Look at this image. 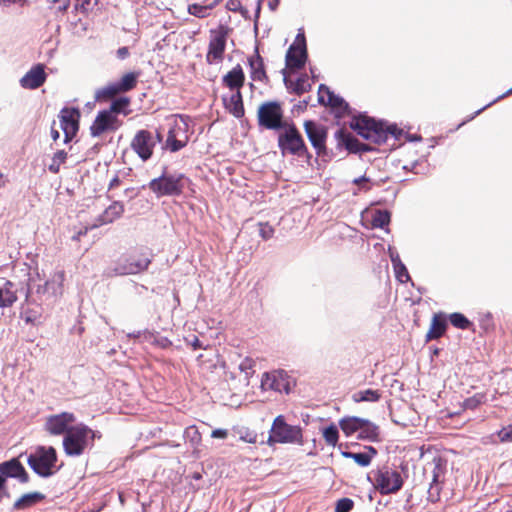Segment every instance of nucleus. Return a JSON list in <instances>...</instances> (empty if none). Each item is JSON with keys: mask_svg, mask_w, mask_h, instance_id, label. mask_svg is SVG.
Masks as SVG:
<instances>
[{"mask_svg": "<svg viewBox=\"0 0 512 512\" xmlns=\"http://www.w3.org/2000/svg\"><path fill=\"white\" fill-rule=\"evenodd\" d=\"M96 433L84 424L70 427L63 438V448L68 456H79L90 446Z\"/></svg>", "mask_w": 512, "mask_h": 512, "instance_id": "f257e3e1", "label": "nucleus"}, {"mask_svg": "<svg viewBox=\"0 0 512 512\" xmlns=\"http://www.w3.org/2000/svg\"><path fill=\"white\" fill-rule=\"evenodd\" d=\"M350 126L358 135L375 144L385 143L389 134L393 133L389 129H385L382 123L367 116L354 118Z\"/></svg>", "mask_w": 512, "mask_h": 512, "instance_id": "f03ea898", "label": "nucleus"}, {"mask_svg": "<svg viewBox=\"0 0 512 512\" xmlns=\"http://www.w3.org/2000/svg\"><path fill=\"white\" fill-rule=\"evenodd\" d=\"M31 469L41 477H49L55 473L57 454L53 447L39 446L27 459Z\"/></svg>", "mask_w": 512, "mask_h": 512, "instance_id": "7ed1b4c3", "label": "nucleus"}, {"mask_svg": "<svg viewBox=\"0 0 512 512\" xmlns=\"http://www.w3.org/2000/svg\"><path fill=\"white\" fill-rule=\"evenodd\" d=\"M275 442L302 444V429L300 426L287 424L283 416L279 415L273 422L271 435L268 439L269 444Z\"/></svg>", "mask_w": 512, "mask_h": 512, "instance_id": "20e7f679", "label": "nucleus"}, {"mask_svg": "<svg viewBox=\"0 0 512 512\" xmlns=\"http://www.w3.org/2000/svg\"><path fill=\"white\" fill-rule=\"evenodd\" d=\"M162 141V135L159 132L153 134L148 130H139L131 140L130 147L142 161L149 160L154 148Z\"/></svg>", "mask_w": 512, "mask_h": 512, "instance_id": "39448f33", "label": "nucleus"}, {"mask_svg": "<svg viewBox=\"0 0 512 512\" xmlns=\"http://www.w3.org/2000/svg\"><path fill=\"white\" fill-rule=\"evenodd\" d=\"M65 274L63 271L53 272L44 283L33 285L35 292L42 301H54L63 294Z\"/></svg>", "mask_w": 512, "mask_h": 512, "instance_id": "423d86ee", "label": "nucleus"}, {"mask_svg": "<svg viewBox=\"0 0 512 512\" xmlns=\"http://www.w3.org/2000/svg\"><path fill=\"white\" fill-rule=\"evenodd\" d=\"M294 382L284 370L265 372L261 376L260 388L262 391H274L288 394Z\"/></svg>", "mask_w": 512, "mask_h": 512, "instance_id": "0eeeda50", "label": "nucleus"}, {"mask_svg": "<svg viewBox=\"0 0 512 512\" xmlns=\"http://www.w3.org/2000/svg\"><path fill=\"white\" fill-rule=\"evenodd\" d=\"M373 483L381 494H390L401 489L403 480L398 471L385 467L374 473Z\"/></svg>", "mask_w": 512, "mask_h": 512, "instance_id": "6e6552de", "label": "nucleus"}, {"mask_svg": "<svg viewBox=\"0 0 512 512\" xmlns=\"http://www.w3.org/2000/svg\"><path fill=\"white\" fill-rule=\"evenodd\" d=\"M279 134L278 144L283 153L301 155L305 151L304 141L293 125H285Z\"/></svg>", "mask_w": 512, "mask_h": 512, "instance_id": "1a4fd4ad", "label": "nucleus"}, {"mask_svg": "<svg viewBox=\"0 0 512 512\" xmlns=\"http://www.w3.org/2000/svg\"><path fill=\"white\" fill-rule=\"evenodd\" d=\"M149 188L157 197L178 195L183 188L182 176L163 175L151 180Z\"/></svg>", "mask_w": 512, "mask_h": 512, "instance_id": "9d476101", "label": "nucleus"}, {"mask_svg": "<svg viewBox=\"0 0 512 512\" xmlns=\"http://www.w3.org/2000/svg\"><path fill=\"white\" fill-rule=\"evenodd\" d=\"M282 117V109L277 102L264 103L258 109L259 124L267 129H282L286 125Z\"/></svg>", "mask_w": 512, "mask_h": 512, "instance_id": "9b49d317", "label": "nucleus"}, {"mask_svg": "<svg viewBox=\"0 0 512 512\" xmlns=\"http://www.w3.org/2000/svg\"><path fill=\"white\" fill-rule=\"evenodd\" d=\"M186 123L182 117L173 116L170 119V129L166 139V147L171 152L182 149L187 143Z\"/></svg>", "mask_w": 512, "mask_h": 512, "instance_id": "f8f14e48", "label": "nucleus"}, {"mask_svg": "<svg viewBox=\"0 0 512 512\" xmlns=\"http://www.w3.org/2000/svg\"><path fill=\"white\" fill-rule=\"evenodd\" d=\"M307 59L306 43L303 34H298L294 43L289 47L285 61L290 70H297L304 66Z\"/></svg>", "mask_w": 512, "mask_h": 512, "instance_id": "ddd939ff", "label": "nucleus"}, {"mask_svg": "<svg viewBox=\"0 0 512 512\" xmlns=\"http://www.w3.org/2000/svg\"><path fill=\"white\" fill-rule=\"evenodd\" d=\"M80 113L75 108H63L58 116L59 127L64 133V142L70 141L79 128Z\"/></svg>", "mask_w": 512, "mask_h": 512, "instance_id": "4468645a", "label": "nucleus"}, {"mask_svg": "<svg viewBox=\"0 0 512 512\" xmlns=\"http://www.w3.org/2000/svg\"><path fill=\"white\" fill-rule=\"evenodd\" d=\"M121 125L116 115L111 111L103 110L98 112L95 120L90 126V132L93 137H99L107 131H115Z\"/></svg>", "mask_w": 512, "mask_h": 512, "instance_id": "2eb2a0df", "label": "nucleus"}, {"mask_svg": "<svg viewBox=\"0 0 512 512\" xmlns=\"http://www.w3.org/2000/svg\"><path fill=\"white\" fill-rule=\"evenodd\" d=\"M320 104L330 106L336 117H342L347 113L348 104L338 95H335L327 86L320 85L318 90Z\"/></svg>", "mask_w": 512, "mask_h": 512, "instance_id": "dca6fc26", "label": "nucleus"}, {"mask_svg": "<svg viewBox=\"0 0 512 512\" xmlns=\"http://www.w3.org/2000/svg\"><path fill=\"white\" fill-rule=\"evenodd\" d=\"M149 263L150 259L146 256L140 258H122L115 264L112 271L114 275L137 274L147 269Z\"/></svg>", "mask_w": 512, "mask_h": 512, "instance_id": "f3484780", "label": "nucleus"}, {"mask_svg": "<svg viewBox=\"0 0 512 512\" xmlns=\"http://www.w3.org/2000/svg\"><path fill=\"white\" fill-rule=\"evenodd\" d=\"M76 417L73 413L62 412L59 414L51 415L46 419L45 429L51 435H61L67 433L70 429L69 425L74 423Z\"/></svg>", "mask_w": 512, "mask_h": 512, "instance_id": "a211bd4d", "label": "nucleus"}, {"mask_svg": "<svg viewBox=\"0 0 512 512\" xmlns=\"http://www.w3.org/2000/svg\"><path fill=\"white\" fill-rule=\"evenodd\" d=\"M47 79L45 66L43 64L33 65L19 80L24 89L35 90L41 87Z\"/></svg>", "mask_w": 512, "mask_h": 512, "instance_id": "6ab92c4d", "label": "nucleus"}, {"mask_svg": "<svg viewBox=\"0 0 512 512\" xmlns=\"http://www.w3.org/2000/svg\"><path fill=\"white\" fill-rule=\"evenodd\" d=\"M226 35L223 31H215L212 33L209 49L207 53V61L209 63L221 60L225 51Z\"/></svg>", "mask_w": 512, "mask_h": 512, "instance_id": "aec40b11", "label": "nucleus"}, {"mask_svg": "<svg viewBox=\"0 0 512 512\" xmlns=\"http://www.w3.org/2000/svg\"><path fill=\"white\" fill-rule=\"evenodd\" d=\"M305 132L312 146L320 152L324 148L326 132L313 121H306L304 123Z\"/></svg>", "mask_w": 512, "mask_h": 512, "instance_id": "412c9836", "label": "nucleus"}, {"mask_svg": "<svg viewBox=\"0 0 512 512\" xmlns=\"http://www.w3.org/2000/svg\"><path fill=\"white\" fill-rule=\"evenodd\" d=\"M445 470L446 462L439 456H433L424 466V474L431 482H442Z\"/></svg>", "mask_w": 512, "mask_h": 512, "instance_id": "4be33fe9", "label": "nucleus"}, {"mask_svg": "<svg viewBox=\"0 0 512 512\" xmlns=\"http://www.w3.org/2000/svg\"><path fill=\"white\" fill-rule=\"evenodd\" d=\"M0 473L7 477L18 478L23 483L28 481V475L22 464L17 459L1 463Z\"/></svg>", "mask_w": 512, "mask_h": 512, "instance_id": "5701e85b", "label": "nucleus"}, {"mask_svg": "<svg viewBox=\"0 0 512 512\" xmlns=\"http://www.w3.org/2000/svg\"><path fill=\"white\" fill-rule=\"evenodd\" d=\"M17 292V285L11 281L0 285V308L11 307L18 299Z\"/></svg>", "mask_w": 512, "mask_h": 512, "instance_id": "b1692460", "label": "nucleus"}, {"mask_svg": "<svg viewBox=\"0 0 512 512\" xmlns=\"http://www.w3.org/2000/svg\"><path fill=\"white\" fill-rule=\"evenodd\" d=\"M225 108L236 118L244 115L242 96L239 90L232 92L229 97H223Z\"/></svg>", "mask_w": 512, "mask_h": 512, "instance_id": "393cba45", "label": "nucleus"}, {"mask_svg": "<svg viewBox=\"0 0 512 512\" xmlns=\"http://www.w3.org/2000/svg\"><path fill=\"white\" fill-rule=\"evenodd\" d=\"M376 454L377 451L372 446L366 447V451L360 453L342 452L343 457L353 459L361 467H367Z\"/></svg>", "mask_w": 512, "mask_h": 512, "instance_id": "a878e982", "label": "nucleus"}, {"mask_svg": "<svg viewBox=\"0 0 512 512\" xmlns=\"http://www.w3.org/2000/svg\"><path fill=\"white\" fill-rule=\"evenodd\" d=\"M244 79L245 76L243 73V69L241 68L240 65H237L224 76L223 82L230 89H236L237 91L240 89V87L243 86Z\"/></svg>", "mask_w": 512, "mask_h": 512, "instance_id": "bb28decb", "label": "nucleus"}, {"mask_svg": "<svg viewBox=\"0 0 512 512\" xmlns=\"http://www.w3.org/2000/svg\"><path fill=\"white\" fill-rule=\"evenodd\" d=\"M446 330V319L441 315H434L430 328L426 334V340L430 341L441 337Z\"/></svg>", "mask_w": 512, "mask_h": 512, "instance_id": "cd10ccee", "label": "nucleus"}, {"mask_svg": "<svg viewBox=\"0 0 512 512\" xmlns=\"http://www.w3.org/2000/svg\"><path fill=\"white\" fill-rule=\"evenodd\" d=\"M362 418L359 417H344L340 419L339 426L346 436H351L360 431Z\"/></svg>", "mask_w": 512, "mask_h": 512, "instance_id": "c85d7f7f", "label": "nucleus"}, {"mask_svg": "<svg viewBox=\"0 0 512 512\" xmlns=\"http://www.w3.org/2000/svg\"><path fill=\"white\" fill-rule=\"evenodd\" d=\"M366 218L371 219V224H389L391 217L390 213L386 209L372 208L366 211Z\"/></svg>", "mask_w": 512, "mask_h": 512, "instance_id": "c756f323", "label": "nucleus"}, {"mask_svg": "<svg viewBox=\"0 0 512 512\" xmlns=\"http://www.w3.org/2000/svg\"><path fill=\"white\" fill-rule=\"evenodd\" d=\"M249 65L253 80L262 81L266 77L263 60L259 54L249 58Z\"/></svg>", "mask_w": 512, "mask_h": 512, "instance_id": "7c9ffc66", "label": "nucleus"}, {"mask_svg": "<svg viewBox=\"0 0 512 512\" xmlns=\"http://www.w3.org/2000/svg\"><path fill=\"white\" fill-rule=\"evenodd\" d=\"M123 211V205L119 202H114L104 211L101 218V224H110L114 222L121 216Z\"/></svg>", "mask_w": 512, "mask_h": 512, "instance_id": "2f4dec72", "label": "nucleus"}, {"mask_svg": "<svg viewBox=\"0 0 512 512\" xmlns=\"http://www.w3.org/2000/svg\"><path fill=\"white\" fill-rule=\"evenodd\" d=\"M43 498L44 496L38 492L24 494L14 503V508L20 510L31 507Z\"/></svg>", "mask_w": 512, "mask_h": 512, "instance_id": "473e14b6", "label": "nucleus"}, {"mask_svg": "<svg viewBox=\"0 0 512 512\" xmlns=\"http://www.w3.org/2000/svg\"><path fill=\"white\" fill-rule=\"evenodd\" d=\"M362 422L358 437L370 441L377 440L379 434L378 427L367 419L362 418Z\"/></svg>", "mask_w": 512, "mask_h": 512, "instance_id": "72a5a7b5", "label": "nucleus"}, {"mask_svg": "<svg viewBox=\"0 0 512 512\" xmlns=\"http://www.w3.org/2000/svg\"><path fill=\"white\" fill-rule=\"evenodd\" d=\"M253 368H254V361L250 358H245L240 362V364L238 366V369L242 374V377L239 380L240 385L245 386V387L248 386L249 379L254 373Z\"/></svg>", "mask_w": 512, "mask_h": 512, "instance_id": "f704fd0d", "label": "nucleus"}, {"mask_svg": "<svg viewBox=\"0 0 512 512\" xmlns=\"http://www.w3.org/2000/svg\"><path fill=\"white\" fill-rule=\"evenodd\" d=\"M380 393L377 390L365 389L356 391L352 395V400L356 403L359 402H377L380 399Z\"/></svg>", "mask_w": 512, "mask_h": 512, "instance_id": "c9c22d12", "label": "nucleus"}, {"mask_svg": "<svg viewBox=\"0 0 512 512\" xmlns=\"http://www.w3.org/2000/svg\"><path fill=\"white\" fill-rule=\"evenodd\" d=\"M139 77V73L129 72L122 76V78L118 81L120 90L122 92H127L133 89L137 83V79Z\"/></svg>", "mask_w": 512, "mask_h": 512, "instance_id": "e433bc0d", "label": "nucleus"}, {"mask_svg": "<svg viewBox=\"0 0 512 512\" xmlns=\"http://www.w3.org/2000/svg\"><path fill=\"white\" fill-rule=\"evenodd\" d=\"M323 438L327 445L335 447L338 443L339 432L338 428L331 424L330 426L323 429Z\"/></svg>", "mask_w": 512, "mask_h": 512, "instance_id": "4c0bfd02", "label": "nucleus"}, {"mask_svg": "<svg viewBox=\"0 0 512 512\" xmlns=\"http://www.w3.org/2000/svg\"><path fill=\"white\" fill-rule=\"evenodd\" d=\"M130 100L127 97L119 98L112 102L110 109L108 111L112 112V115H116L118 113H123L124 115L129 114V110L126 108L129 106Z\"/></svg>", "mask_w": 512, "mask_h": 512, "instance_id": "58836bf2", "label": "nucleus"}, {"mask_svg": "<svg viewBox=\"0 0 512 512\" xmlns=\"http://www.w3.org/2000/svg\"><path fill=\"white\" fill-rule=\"evenodd\" d=\"M184 438L193 448H197L201 442V435L195 426H189L184 431Z\"/></svg>", "mask_w": 512, "mask_h": 512, "instance_id": "ea45409f", "label": "nucleus"}, {"mask_svg": "<svg viewBox=\"0 0 512 512\" xmlns=\"http://www.w3.org/2000/svg\"><path fill=\"white\" fill-rule=\"evenodd\" d=\"M121 92L122 91L120 90L118 82L109 83L108 85L97 91L96 98H111Z\"/></svg>", "mask_w": 512, "mask_h": 512, "instance_id": "a19ab883", "label": "nucleus"}, {"mask_svg": "<svg viewBox=\"0 0 512 512\" xmlns=\"http://www.w3.org/2000/svg\"><path fill=\"white\" fill-rule=\"evenodd\" d=\"M67 158V153L63 150L57 151L53 158L52 162L49 165V170L53 173H58L60 170L61 165L65 162Z\"/></svg>", "mask_w": 512, "mask_h": 512, "instance_id": "79ce46f5", "label": "nucleus"}, {"mask_svg": "<svg viewBox=\"0 0 512 512\" xmlns=\"http://www.w3.org/2000/svg\"><path fill=\"white\" fill-rule=\"evenodd\" d=\"M352 183L358 187L357 191H354L355 194L360 191H369L372 187V180L366 175L354 178Z\"/></svg>", "mask_w": 512, "mask_h": 512, "instance_id": "37998d69", "label": "nucleus"}, {"mask_svg": "<svg viewBox=\"0 0 512 512\" xmlns=\"http://www.w3.org/2000/svg\"><path fill=\"white\" fill-rule=\"evenodd\" d=\"M442 490V482H430L429 488L427 491L428 497L427 499L435 503L440 499V492Z\"/></svg>", "mask_w": 512, "mask_h": 512, "instance_id": "c03bdc74", "label": "nucleus"}, {"mask_svg": "<svg viewBox=\"0 0 512 512\" xmlns=\"http://www.w3.org/2000/svg\"><path fill=\"white\" fill-rule=\"evenodd\" d=\"M451 324L459 329H467L470 321L461 313H452L449 317Z\"/></svg>", "mask_w": 512, "mask_h": 512, "instance_id": "a18cd8bd", "label": "nucleus"}, {"mask_svg": "<svg viewBox=\"0 0 512 512\" xmlns=\"http://www.w3.org/2000/svg\"><path fill=\"white\" fill-rule=\"evenodd\" d=\"M209 7L198 4H192L188 7V12L198 18H205L209 15Z\"/></svg>", "mask_w": 512, "mask_h": 512, "instance_id": "49530a36", "label": "nucleus"}, {"mask_svg": "<svg viewBox=\"0 0 512 512\" xmlns=\"http://www.w3.org/2000/svg\"><path fill=\"white\" fill-rule=\"evenodd\" d=\"M396 278L399 282L405 283L410 280L409 273L403 263H398L395 266H393Z\"/></svg>", "mask_w": 512, "mask_h": 512, "instance_id": "de8ad7c7", "label": "nucleus"}, {"mask_svg": "<svg viewBox=\"0 0 512 512\" xmlns=\"http://www.w3.org/2000/svg\"><path fill=\"white\" fill-rule=\"evenodd\" d=\"M143 336L146 341L152 342L161 347H166L168 344H170V342L167 338H163V337L157 338L153 333H150V332H145L143 334Z\"/></svg>", "mask_w": 512, "mask_h": 512, "instance_id": "09e8293b", "label": "nucleus"}, {"mask_svg": "<svg viewBox=\"0 0 512 512\" xmlns=\"http://www.w3.org/2000/svg\"><path fill=\"white\" fill-rule=\"evenodd\" d=\"M353 508V501L349 498H342L338 500L335 512H349Z\"/></svg>", "mask_w": 512, "mask_h": 512, "instance_id": "8fccbe9b", "label": "nucleus"}, {"mask_svg": "<svg viewBox=\"0 0 512 512\" xmlns=\"http://www.w3.org/2000/svg\"><path fill=\"white\" fill-rule=\"evenodd\" d=\"M498 437L501 442H512V425L503 427L498 432Z\"/></svg>", "mask_w": 512, "mask_h": 512, "instance_id": "3c124183", "label": "nucleus"}, {"mask_svg": "<svg viewBox=\"0 0 512 512\" xmlns=\"http://www.w3.org/2000/svg\"><path fill=\"white\" fill-rule=\"evenodd\" d=\"M253 227L256 228L257 232L264 240L271 238L274 234V229L272 226H253Z\"/></svg>", "mask_w": 512, "mask_h": 512, "instance_id": "603ef678", "label": "nucleus"}, {"mask_svg": "<svg viewBox=\"0 0 512 512\" xmlns=\"http://www.w3.org/2000/svg\"><path fill=\"white\" fill-rule=\"evenodd\" d=\"M240 439L244 442L254 444L257 442V434L252 431L246 430L244 433H241Z\"/></svg>", "mask_w": 512, "mask_h": 512, "instance_id": "864d4df0", "label": "nucleus"}, {"mask_svg": "<svg viewBox=\"0 0 512 512\" xmlns=\"http://www.w3.org/2000/svg\"><path fill=\"white\" fill-rule=\"evenodd\" d=\"M228 434L229 433L227 429L218 428L212 431L211 437L217 439H226L228 437Z\"/></svg>", "mask_w": 512, "mask_h": 512, "instance_id": "5fc2aeb1", "label": "nucleus"}, {"mask_svg": "<svg viewBox=\"0 0 512 512\" xmlns=\"http://www.w3.org/2000/svg\"><path fill=\"white\" fill-rule=\"evenodd\" d=\"M87 233H88V227L80 226V228L73 233L72 239L75 241H80L81 237L86 236Z\"/></svg>", "mask_w": 512, "mask_h": 512, "instance_id": "6e6d98bb", "label": "nucleus"}, {"mask_svg": "<svg viewBox=\"0 0 512 512\" xmlns=\"http://www.w3.org/2000/svg\"><path fill=\"white\" fill-rule=\"evenodd\" d=\"M389 255L393 266H395L398 263H402L399 254L396 251L392 250L391 248H389Z\"/></svg>", "mask_w": 512, "mask_h": 512, "instance_id": "4d7b16f0", "label": "nucleus"}, {"mask_svg": "<svg viewBox=\"0 0 512 512\" xmlns=\"http://www.w3.org/2000/svg\"><path fill=\"white\" fill-rule=\"evenodd\" d=\"M24 0H0L1 7H11L13 5L22 4Z\"/></svg>", "mask_w": 512, "mask_h": 512, "instance_id": "13d9d810", "label": "nucleus"}, {"mask_svg": "<svg viewBox=\"0 0 512 512\" xmlns=\"http://www.w3.org/2000/svg\"><path fill=\"white\" fill-rule=\"evenodd\" d=\"M510 93H512V87L504 94L500 95L499 97H497L495 100H493L492 102H490L489 104H487L486 106H484L483 108L479 109L478 111L475 112L474 116L475 115H478L479 113H481L485 108L489 107L490 105H492L493 103H495L496 101H498L499 99H502L503 97L509 95Z\"/></svg>", "mask_w": 512, "mask_h": 512, "instance_id": "bf43d9fd", "label": "nucleus"}, {"mask_svg": "<svg viewBox=\"0 0 512 512\" xmlns=\"http://www.w3.org/2000/svg\"><path fill=\"white\" fill-rule=\"evenodd\" d=\"M481 403V399L477 396L473 397V398H469L466 400V406L468 408H475L477 405H479Z\"/></svg>", "mask_w": 512, "mask_h": 512, "instance_id": "052dcab7", "label": "nucleus"}, {"mask_svg": "<svg viewBox=\"0 0 512 512\" xmlns=\"http://www.w3.org/2000/svg\"><path fill=\"white\" fill-rule=\"evenodd\" d=\"M129 55V51L127 47H121L117 50V57L119 59H125Z\"/></svg>", "mask_w": 512, "mask_h": 512, "instance_id": "680f3d73", "label": "nucleus"}, {"mask_svg": "<svg viewBox=\"0 0 512 512\" xmlns=\"http://www.w3.org/2000/svg\"><path fill=\"white\" fill-rule=\"evenodd\" d=\"M55 125H56V123L54 122L52 127H51V137L53 138L54 141H56V140H58L60 138V133L55 128Z\"/></svg>", "mask_w": 512, "mask_h": 512, "instance_id": "e2e57ef3", "label": "nucleus"}, {"mask_svg": "<svg viewBox=\"0 0 512 512\" xmlns=\"http://www.w3.org/2000/svg\"><path fill=\"white\" fill-rule=\"evenodd\" d=\"M192 346L196 349V348H200L201 347V344H200V341L199 339L195 338L194 341L192 342Z\"/></svg>", "mask_w": 512, "mask_h": 512, "instance_id": "0e129e2a", "label": "nucleus"}, {"mask_svg": "<svg viewBox=\"0 0 512 512\" xmlns=\"http://www.w3.org/2000/svg\"><path fill=\"white\" fill-rule=\"evenodd\" d=\"M4 185L3 175L0 173V187Z\"/></svg>", "mask_w": 512, "mask_h": 512, "instance_id": "69168bd1", "label": "nucleus"}, {"mask_svg": "<svg viewBox=\"0 0 512 512\" xmlns=\"http://www.w3.org/2000/svg\"><path fill=\"white\" fill-rule=\"evenodd\" d=\"M345 227H346V229L348 230V232H353V231H354L353 227H352V226H350V225H347V226H345Z\"/></svg>", "mask_w": 512, "mask_h": 512, "instance_id": "338daca9", "label": "nucleus"}, {"mask_svg": "<svg viewBox=\"0 0 512 512\" xmlns=\"http://www.w3.org/2000/svg\"><path fill=\"white\" fill-rule=\"evenodd\" d=\"M4 483V478L2 476V474H0V487L3 485Z\"/></svg>", "mask_w": 512, "mask_h": 512, "instance_id": "774afa93", "label": "nucleus"}]
</instances>
